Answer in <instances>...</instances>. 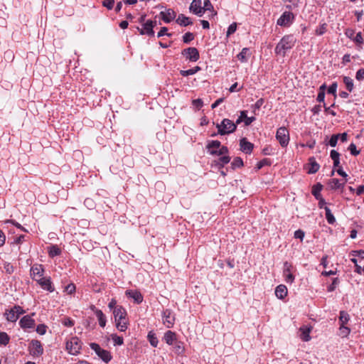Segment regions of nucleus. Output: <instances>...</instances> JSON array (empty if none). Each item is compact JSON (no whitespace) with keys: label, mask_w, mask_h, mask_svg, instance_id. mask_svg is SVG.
<instances>
[{"label":"nucleus","mask_w":364,"mask_h":364,"mask_svg":"<svg viewBox=\"0 0 364 364\" xmlns=\"http://www.w3.org/2000/svg\"><path fill=\"white\" fill-rule=\"evenodd\" d=\"M296 38L292 35L284 36L277 43L274 51L277 55L284 56L286 51L294 46Z\"/></svg>","instance_id":"nucleus-1"},{"label":"nucleus","mask_w":364,"mask_h":364,"mask_svg":"<svg viewBox=\"0 0 364 364\" xmlns=\"http://www.w3.org/2000/svg\"><path fill=\"white\" fill-rule=\"evenodd\" d=\"M218 134L226 135L236 130V124L229 119H224L220 124H217Z\"/></svg>","instance_id":"nucleus-2"},{"label":"nucleus","mask_w":364,"mask_h":364,"mask_svg":"<svg viewBox=\"0 0 364 364\" xmlns=\"http://www.w3.org/2000/svg\"><path fill=\"white\" fill-rule=\"evenodd\" d=\"M276 139L282 147H286L289 142V134L285 127H279L276 134Z\"/></svg>","instance_id":"nucleus-3"},{"label":"nucleus","mask_w":364,"mask_h":364,"mask_svg":"<svg viewBox=\"0 0 364 364\" xmlns=\"http://www.w3.org/2000/svg\"><path fill=\"white\" fill-rule=\"evenodd\" d=\"M82 347L81 341L77 337H72L66 343V348L72 355H77L80 353Z\"/></svg>","instance_id":"nucleus-4"},{"label":"nucleus","mask_w":364,"mask_h":364,"mask_svg":"<svg viewBox=\"0 0 364 364\" xmlns=\"http://www.w3.org/2000/svg\"><path fill=\"white\" fill-rule=\"evenodd\" d=\"M90 346L104 362L108 363L111 360L112 355L108 350L101 348L100 346L95 343H91Z\"/></svg>","instance_id":"nucleus-5"},{"label":"nucleus","mask_w":364,"mask_h":364,"mask_svg":"<svg viewBox=\"0 0 364 364\" xmlns=\"http://www.w3.org/2000/svg\"><path fill=\"white\" fill-rule=\"evenodd\" d=\"M181 53L186 57V59L191 62H196L200 58L198 50L194 47L185 48L182 50Z\"/></svg>","instance_id":"nucleus-6"},{"label":"nucleus","mask_w":364,"mask_h":364,"mask_svg":"<svg viewBox=\"0 0 364 364\" xmlns=\"http://www.w3.org/2000/svg\"><path fill=\"white\" fill-rule=\"evenodd\" d=\"M30 353L33 356H40L43 353L41 343L38 340H32L28 347Z\"/></svg>","instance_id":"nucleus-7"},{"label":"nucleus","mask_w":364,"mask_h":364,"mask_svg":"<svg viewBox=\"0 0 364 364\" xmlns=\"http://www.w3.org/2000/svg\"><path fill=\"white\" fill-rule=\"evenodd\" d=\"M292 264L288 262L284 263L283 275L285 277V281L287 283L291 284L294 281V276L291 272Z\"/></svg>","instance_id":"nucleus-8"},{"label":"nucleus","mask_w":364,"mask_h":364,"mask_svg":"<svg viewBox=\"0 0 364 364\" xmlns=\"http://www.w3.org/2000/svg\"><path fill=\"white\" fill-rule=\"evenodd\" d=\"M43 267L41 264H36L31 268V276L33 279L38 282L40 278H43Z\"/></svg>","instance_id":"nucleus-9"},{"label":"nucleus","mask_w":364,"mask_h":364,"mask_svg":"<svg viewBox=\"0 0 364 364\" xmlns=\"http://www.w3.org/2000/svg\"><path fill=\"white\" fill-rule=\"evenodd\" d=\"M175 317L170 309L163 311V323L167 328H171L174 323Z\"/></svg>","instance_id":"nucleus-10"},{"label":"nucleus","mask_w":364,"mask_h":364,"mask_svg":"<svg viewBox=\"0 0 364 364\" xmlns=\"http://www.w3.org/2000/svg\"><path fill=\"white\" fill-rule=\"evenodd\" d=\"M294 19V15L292 13L285 11L282 14L280 18L277 20V24L281 26H287L290 24L291 21Z\"/></svg>","instance_id":"nucleus-11"},{"label":"nucleus","mask_w":364,"mask_h":364,"mask_svg":"<svg viewBox=\"0 0 364 364\" xmlns=\"http://www.w3.org/2000/svg\"><path fill=\"white\" fill-rule=\"evenodd\" d=\"M160 16H161V19L165 23H170L171 21H173L176 18V13L174 11L173 9H168L166 11H161Z\"/></svg>","instance_id":"nucleus-12"},{"label":"nucleus","mask_w":364,"mask_h":364,"mask_svg":"<svg viewBox=\"0 0 364 364\" xmlns=\"http://www.w3.org/2000/svg\"><path fill=\"white\" fill-rule=\"evenodd\" d=\"M156 21L152 20H148L142 25V28L144 31L145 35L149 36H153L154 35V27L156 26Z\"/></svg>","instance_id":"nucleus-13"},{"label":"nucleus","mask_w":364,"mask_h":364,"mask_svg":"<svg viewBox=\"0 0 364 364\" xmlns=\"http://www.w3.org/2000/svg\"><path fill=\"white\" fill-rule=\"evenodd\" d=\"M190 11L198 16L203 15V10H202L201 0H193L191 4Z\"/></svg>","instance_id":"nucleus-14"},{"label":"nucleus","mask_w":364,"mask_h":364,"mask_svg":"<svg viewBox=\"0 0 364 364\" xmlns=\"http://www.w3.org/2000/svg\"><path fill=\"white\" fill-rule=\"evenodd\" d=\"M19 325L23 328H31L35 326V321L31 316L26 315L21 318Z\"/></svg>","instance_id":"nucleus-15"},{"label":"nucleus","mask_w":364,"mask_h":364,"mask_svg":"<svg viewBox=\"0 0 364 364\" xmlns=\"http://www.w3.org/2000/svg\"><path fill=\"white\" fill-rule=\"evenodd\" d=\"M41 287L50 292H53L54 291V287L52 285V282L49 278H40L37 282Z\"/></svg>","instance_id":"nucleus-16"},{"label":"nucleus","mask_w":364,"mask_h":364,"mask_svg":"<svg viewBox=\"0 0 364 364\" xmlns=\"http://www.w3.org/2000/svg\"><path fill=\"white\" fill-rule=\"evenodd\" d=\"M240 150L246 154H250L253 149V144L247 141L246 138H242L240 141Z\"/></svg>","instance_id":"nucleus-17"},{"label":"nucleus","mask_w":364,"mask_h":364,"mask_svg":"<svg viewBox=\"0 0 364 364\" xmlns=\"http://www.w3.org/2000/svg\"><path fill=\"white\" fill-rule=\"evenodd\" d=\"M126 295L128 297L132 298L134 299V301L136 304H141L142 302V301H143V296L138 291H136V290H127L126 291Z\"/></svg>","instance_id":"nucleus-18"},{"label":"nucleus","mask_w":364,"mask_h":364,"mask_svg":"<svg viewBox=\"0 0 364 364\" xmlns=\"http://www.w3.org/2000/svg\"><path fill=\"white\" fill-rule=\"evenodd\" d=\"M113 314L115 321L122 320L127 316V311L122 306H118V307H115L113 310Z\"/></svg>","instance_id":"nucleus-19"},{"label":"nucleus","mask_w":364,"mask_h":364,"mask_svg":"<svg viewBox=\"0 0 364 364\" xmlns=\"http://www.w3.org/2000/svg\"><path fill=\"white\" fill-rule=\"evenodd\" d=\"M309 170H308V173L309 174H313V173H316L319 168H320V165L316 161V159L314 157H310L309 159Z\"/></svg>","instance_id":"nucleus-20"},{"label":"nucleus","mask_w":364,"mask_h":364,"mask_svg":"<svg viewBox=\"0 0 364 364\" xmlns=\"http://www.w3.org/2000/svg\"><path fill=\"white\" fill-rule=\"evenodd\" d=\"M299 331L301 332L300 338L302 341H309L311 339L310 333L311 331V327L306 326H301L299 328Z\"/></svg>","instance_id":"nucleus-21"},{"label":"nucleus","mask_w":364,"mask_h":364,"mask_svg":"<svg viewBox=\"0 0 364 364\" xmlns=\"http://www.w3.org/2000/svg\"><path fill=\"white\" fill-rule=\"evenodd\" d=\"M275 294L277 298L282 299L287 295V288L285 285L280 284L275 289Z\"/></svg>","instance_id":"nucleus-22"},{"label":"nucleus","mask_w":364,"mask_h":364,"mask_svg":"<svg viewBox=\"0 0 364 364\" xmlns=\"http://www.w3.org/2000/svg\"><path fill=\"white\" fill-rule=\"evenodd\" d=\"M6 318L8 321L16 322L18 318V314H16V311L14 308L11 309L5 312Z\"/></svg>","instance_id":"nucleus-23"},{"label":"nucleus","mask_w":364,"mask_h":364,"mask_svg":"<svg viewBox=\"0 0 364 364\" xmlns=\"http://www.w3.org/2000/svg\"><path fill=\"white\" fill-rule=\"evenodd\" d=\"M176 21L180 26H183L193 24V22L191 21V19L188 17H186L184 14H179Z\"/></svg>","instance_id":"nucleus-24"},{"label":"nucleus","mask_w":364,"mask_h":364,"mask_svg":"<svg viewBox=\"0 0 364 364\" xmlns=\"http://www.w3.org/2000/svg\"><path fill=\"white\" fill-rule=\"evenodd\" d=\"M164 338L167 344L173 345V342L176 340V335L174 332L168 331L165 333Z\"/></svg>","instance_id":"nucleus-25"},{"label":"nucleus","mask_w":364,"mask_h":364,"mask_svg":"<svg viewBox=\"0 0 364 364\" xmlns=\"http://www.w3.org/2000/svg\"><path fill=\"white\" fill-rule=\"evenodd\" d=\"M346 182V180L343 183H341L340 180L338 178H332L329 182V186L331 189H340L342 188Z\"/></svg>","instance_id":"nucleus-26"},{"label":"nucleus","mask_w":364,"mask_h":364,"mask_svg":"<svg viewBox=\"0 0 364 364\" xmlns=\"http://www.w3.org/2000/svg\"><path fill=\"white\" fill-rule=\"evenodd\" d=\"M350 320L349 314L345 311H341L339 315L340 326H346Z\"/></svg>","instance_id":"nucleus-27"},{"label":"nucleus","mask_w":364,"mask_h":364,"mask_svg":"<svg viewBox=\"0 0 364 364\" xmlns=\"http://www.w3.org/2000/svg\"><path fill=\"white\" fill-rule=\"evenodd\" d=\"M115 321L117 328L119 331H125L127 330L128 322L126 317H124V318H122V320H116Z\"/></svg>","instance_id":"nucleus-28"},{"label":"nucleus","mask_w":364,"mask_h":364,"mask_svg":"<svg viewBox=\"0 0 364 364\" xmlns=\"http://www.w3.org/2000/svg\"><path fill=\"white\" fill-rule=\"evenodd\" d=\"M250 55V49L245 48L242 50V51L237 55V58L242 62H247L248 59V56Z\"/></svg>","instance_id":"nucleus-29"},{"label":"nucleus","mask_w":364,"mask_h":364,"mask_svg":"<svg viewBox=\"0 0 364 364\" xmlns=\"http://www.w3.org/2000/svg\"><path fill=\"white\" fill-rule=\"evenodd\" d=\"M95 315L98 318L99 324L101 327H105L106 325V317L101 310H96Z\"/></svg>","instance_id":"nucleus-30"},{"label":"nucleus","mask_w":364,"mask_h":364,"mask_svg":"<svg viewBox=\"0 0 364 364\" xmlns=\"http://www.w3.org/2000/svg\"><path fill=\"white\" fill-rule=\"evenodd\" d=\"M323 188V186L318 183H316V185H314L313 187H312V191H311V193L313 194V196L316 198H320L321 197V191Z\"/></svg>","instance_id":"nucleus-31"},{"label":"nucleus","mask_w":364,"mask_h":364,"mask_svg":"<svg viewBox=\"0 0 364 364\" xmlns=\"http://www.w3.org/2000/svg\"><path fill=\"white\" fill-rule=\"evenodd\" d=\"M200 69L201 68L199 66H196L195 68L187 70H182L180 71V74L183 77L192 75L196 74L199 70H200Z\"/></svg>","instance_id":"nucleus-32"},{"label":"nucleus","mask_w":364,"mask_h":364,"mask_svg":"<svg viewBox=\"0 0 364 364\" xmlns=\"http://www.w3.org/2000/svg\"><path fill=\"white\" fill-rule=\"evenodd\" d=\"M343 81L346 87V89L349 92H352L354 87L353 80L350 77L344 76L343 78Z\"/></svg>","instance_id":"nucleus-33"},{"label":"nucleus","mask_w":364,"mask_h":364,"mask_svg":"<svg viewBox=\"0 0 364 364\" xmlns=\"http://www.w3.org/2000/svg\"><path fill=\"white\" fill-rule=\"evenodd\" d=\"M220 147V142L218 140L212 141L206 146L207 149L211 154V150H218Z\"/></svg>","instance_id":"nucleus-34"},{"label":"nucleus","mask_w":364,"mask_h":364,"mask_svg":"<svg viewBox=\"0 0 364 364\" xmlns=\"http://www.w3.org/2000/svg\"><path fill=\"white\" fill-rule=\"evenodd\" d=\"M356 44L358 48L360 50L362 48L363 43V38L361 32H358L355 36L352 39Z\"/></svg>","instance_id":"nucleus-35"},{"label":"nucleus","mask_w":364,"mask_h":364,"mask_svg":"<svg viewBox=\"0 0 364 364\" xmlns=\"http://www.w3.org/2000/svg\"><path fill=\"white\" fill-rule=\"evenodd\" d=\"M324 210L326 212V218L327 220V222L329 224H333L336 222V219L333 215L331 213V210L327 206L324 207Z\"/></svg>","instance_id":"nucleus-36"},{"label":"nucleus","mask_w":364,"mask_h":364,"mask_svg":"<svg viewBox=\"0 0 364 364\" xmlns=\"http://www.w3.org/2000/svg\"><path fill=\"white\" fill-rule=\"evenodd\" d=\"M61 250L57 245H52L49 247L48 254L50 257L60 255Z\"/></svg>","instance_id":"nucleus-37"},{"label":"nucleus","mask_w":364,"mask_h":364,"mask_svg":"<svg viewBox=\"0 0 364 364\" xmlns=\"http://www.w3.org/2000/svg\"><path fill=\"white\" fill-rule=\"evenodd\" d=\"M228 153V149L225 146H220L218 150H211L212 155L223 156Z\"/></svg>","instance_id":"nucleus-38"},{"label":"nucleus","mask_w":364,"mask_h":364,"mask_svg":"<svg viewBox=\"0 0 364 364\" xmlns=\"http://www.w3.org/2000/svg\"><path fill=\"white\" fill-rule=\"evenodd\" d=\"M350 333V329L346 326H340L339 327V336L342 338L347 337Z\"/></svg>","instance_id":"nucleus-39"},{"label":"nucleus","mask_w":364,"mask_h":364,"mask_svg":"<svg viewBox=\"0 0 364 364\" xmlns=\"http://www.w3.org/2000/svg\"><path fill=\"white\" fill-rule=\"evenodd\" d=\"M147 338H148V340H149L150 344L153 347H156L157 346V345H158V339H157L156 335L154 333H152L151 331L149 332Z\"/></svg>","instance_id":"nucleus-40"},{"label":"nucleus","mask_w":364,"mask_h":364,"mask_svg":"<svg viewBox=\"0 0 364 364\" xmlns=\"http://www.w3.org/2000/svg\"><path fill=\"white\" fill-rule=\"evenodd\" d=\"M10 338L9 335L5 332L0 333V344L6 346L9 343Z\"/></svg>","instance_id":"nucleus-41"},{"label":"nucleus","mask_w":364,"mask_h":364,"mask_svg":"<svg viewBox=\"0 0 364 364\" xmlns=\"http://www.w3.org/2000/svg\"><path fill=\"white\" fill-rule=\"evenodd\" d=\"M232 168H240L243 166V161L240 157H235L231 163Z\"/></svg>","instance_id":"nucleus-42"},{"label":"nucleus","mask_w":364,"mask_h":364,"mask_svg":"<svg viewBox=\"0 0 364 364\" xmlns=\"http://www.w3.org/2000/svg\"><path fill=\"white\" fill-rule=\"evenodd\" d=\"M194 39V35L193 33L191 32L186 33L183 36V41L185 43H189L191 41H192Z\"/></svg>","instance_id":"nucleus-43"},{"label":"nucleus","mask_w":364,"mask_h":364,"mask_svg":"<svg viewBox=\"0 0 364 364\" xmlns=\"http://www.w3.org/2000/svg\"><path fill=\"white\" fill-rule=\"evenodd\" d=\"M112 339L113 340L114 345L121 346L124 343L123 338L117 336V334H112Z\"/></svg>","instance_id":"nucleus-44"},{"label":"nucleus","mask_w":364,"mask_h":364,"mask_svg":"<svg viewBox=\"0 0 364 364\" xmlns=\"http://www.w3.org/2000/svg\"><path fill=\"white\" fill-rule=\"evenodd\" d=\"M204 6L202 7V10H203V14L205 11H213V6L210 0H204Z\"/></svg>","instance_id":"nucleus-45"},{"label":"nucleus","mask_w":364,"mask_h":364,"mask_svg":"<svg viewBox=\"0 0 364 364\" xmlns=\"http://www.w3.org/2000/svg\"><path fill=\"white\" fill-rule=\"evenodd\" d=\"M339 134H333L329 140V145L332 147H335L337 144L338 140L339 139Z\"/></svg>","instance_id":"nucleus-46"},{"label":"nucleus","mask_w":364,"mask_h":364,"mask_svg":"<svg viewBox=\"0 0 364 364\" xmlns=\"http://www.w3.org/2000/svg\"><path fill=\"white\" fill-rule=\"evenodd\" d=\"M326 23H323L318 28L316 29V34L318 36L323 35L326 31Z\"/></svg>","instance_id":"nucleus-47"},{"label":"nucleus","mask_w":364,"mask_h":364,"mask_svg":"<svg viewBox=\"0 0 364 364\" xmlns=\"http://www.w3.org/2000/svg\"><path fill=\"white\" fill-rule=\"evenodd\" d=\"M75 285L71 283L65 286L64 291L67 292L68 294H72L75 291Z\"/></svg>","instance_id":"nucleus-48"},{"label":"nucleus","mask_w":364,"mask_h":364,"mask_svg":"<svg viewBox=\"0 0 364 364\" xmlns=\"http://www.w3.org/2000/svg\"><path fill=\"white\" fill-rule=\"evenodd\" d=\"M338 283H339L338 279V278H334L333 279V282H332L331 284H330L328 287V289H327L328 291L331 292V291H334L336 287V286L338 284Z\"/></svg>","instance_id":"nucleus-49"},{"label":"nucleus","mask_w":364,"mask_h":364,"mask_svg":"<svg viewBox=\"0 0 364 364\" xmlns=\"http://www.w3.org/2000/svg\"><path fill=\"white\" fill-rule=\"evenodd\" d=\"M192 104L198 110H199L203 105V102L201 99L193 100L192 101Z\"/></svg>","instance_id":"nucleus-50"},{"label":"nucleus","mask_w":364,"mask_h":364,"mask_svg":"<svg viewBox=\"0 0 364 364\" xmlns=\"http://www.w3.org/2000/svg\"><path fill=\"white\" fill-rule=\"evenodd\" d=\"M348 150L350 151V154L353 156H357L360 154V151L357 150L356 146L353 143L350 144Z\"/></svg>","instance_id":"nucleus-51"},{"label":"nucleus","mask_w":364,"mask_h":364,"mask_svg":"<svg viewBox=\"0 0 364 364\" xmlns=\"http://www.w3.org/2000/svg\"><path fill=\"white\" fill-rule=\"evenodd\" d=\"M336 90H337V83L333 82L329 86V87L328 89V93L333 95L334 96H336Z\"/></svg>","instance_id":"nucleus-52"},{"label":"nucleus","mask_w":364,"mask_h":364,"mask_svg":"<svg viewBox=\"0 0 364 364\" xmlns=\"http://www.w3.org/2000/svg\"><path fill=\"white\" fill-rule=\"evenodd\" d=\"M236 28H237V24L235 23L230 24L227 31V36H229L231 34L234 33L236 31Z\"/></svg>","instance_id":"nucleus-53"},{"label":"nucleus","mask_w":364,"mask_h":364,"mask_svg":"<svg viewBox=\"0 0 364 364\" xmlns=\"http://www.w3.org/2000/svg\"><path fill=\"white\" fill-rule=\"evenodd\" d=\"M36 332L41 335H44L46 332V326L44 324L38 325Z\"/></svg>","instance_id":"nucleus-54"},{"label":"nucleus","mask_w":364,"mask_h":364,"mask_svg":"<svg viewBox=\"0 0 364 364\" xmlns=\"http://www.w3.org/2000/svg\"><path fill=\"white\" fill-rule=\"evenodd\" d=\"M114 0H105L102 3V5L107 8L109 10L112 9L114 6Z\"/></svg>","instance_id":"nucleus-55"},{"label":"nucleus","mask_w":364,"mask_h":364,"mask_svg":"<svg viewBox=\"0 0 364 364\" xmlns=\"http://www.w3.org/2000/svg\"><path fill=\"white\" fill-rule=\"evenodd\" d=\"M168 28L166 27H162L159 32L157 33V37L160 38L164 35H166L168 36H171V33H167Z\"/></svg>","instance_id":"nucleus-56"},{"label":"nucleus","mask_w":364,"mask_h":364,"mask_svg":"<svg viewBox=\"0 0 364 364\" xmlns=\"http://www.w3.org/2000/svg\"><path fill=\"white\" fill-rule=\"evenodd\" d=\"M355 78L359 81L364 79V68H360L357 71Z\"/></svg>","instance_id":"nucleus-57"},{"label":"nucleus","mask_w":364,"mask_h":364,"mask_svg":"<svg viewBox=\"0 0 364 364\" xmlns=\"http://www.w3.org/2000/svg\"><path fill=\"white\" fill-rule=\"evenodd\" d=\"M63 323L65 326L71 327L74 325V321L72 320L70 318L67 317L63 320Z\"/></svg>","instance_id":"nucleus-58"},{"label":"nucleus","mask_w":364,"mask_h":364,"mask_svg":"<svg viewBox=\"0 0 364 364\" xmlns=\"http://www.w3.org/2000/svg\"><path fill=\"white\" fill-rule=\"evenodd\" d=\"M294 237L303 240L304 237V232L301 230H298L294 232Z\"/></svg>","instance_id":"nucleus-59"},{"label":"nucleus","mask_w":364,"mask_h":364,"mask_svg":"<svg viewBox=\"0 0 364 364\" xmlns=\"http://www.w3.org/2000/svg\"><path fill=\"white\" fill-rule=\"evenodd\" d=\"M345 34L348 38L353 39L354 37L355 31L352 28H347L345 31Z\"/></svg>","instance_id":"nucleus-60"},{"label":"nucleus","mask_w":364,"mask_h":364,"mask_svg":"<svg viewBox=\"0 0 364 364\" xmlns=\"http://www.w3.org/2000/svg\"><path fill=\"white\" fill-rule=\"evenodd\" d=\"M255 120V117H249L246 115V117H243V121L246 126L251 124V123Z\"/></svg>","instance_id":"nucleus-61"},{"label":"nucleus","mask_w":364,"mask_h":364,"mask_svg":"<svg viewBox=\"0 0 364 364\" xmlns=\"http://www.w3.org/2000/svg\"><path fill=\"white\" fill-rule=\"evenodd\" d=\"M331 158L333 161L339 159L340 154L336 150H331L330 153Z\"/></svg>","instance_id":"nucleus-62"},{"label":"nucleus","mask_w":364,"mask_h":364,"mask_svg":"<svg viewBox=\"0 0 364 364\" xmlns=\"http://www.w3.org/2000/svg\"><path fill=\"white\" fill-rule=\"evenodd\" d=\"M174 348L178 354L183 353L184 350V348L181 346V342L176 343Z\"/></svg>","instance_id":"nucleus-63"},{"label":"nucleus","mask_w":364,"mask_h":364,"mask_svg":"<svg viewBox=\"0 0 364 364\" xmlns=\"http://www.w3.org/2000/svg\"><path fill=\"white\" fill-rule=\"evenodd\" d=\"M219 160H220V162L223 165H224V164H227L230 162V158L228 156H223L219 159Z\"/></svg>","instance_id":"nucleus-64"}]
</instances>
